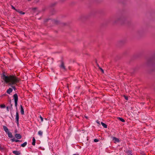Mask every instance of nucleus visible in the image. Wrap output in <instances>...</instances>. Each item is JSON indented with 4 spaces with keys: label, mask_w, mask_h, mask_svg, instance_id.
Returning <instances> with one entry per match:
<instances>
[{
    "label": "nucleus",
    "mask_w": 155,
    "mask_h": 155,
    "mask_svg": "<svg viewBox=\"0 0 155 155\" xmlns=\"http://www.w3.org/2000/svg\"><path fill=\"white\" fill-rule=\"evenodd\" d=\"M11 140L12 142H21V141L18 140H16L15 138H13V139H11Z\"/></svg>",
    "instance_id": "nucleus-10"
},
{
    "label": "nucleus",
    "mask_w": 155,
    "mask_h": 155,
    "mask_svg": "<svg viewBox=\"0 0 155 155\" xmlns=\"http://www.w3.org/2000/svg\"><path fill=\"white\" fill-rule=\"evenodd\" d=\"M3 129H4L6 133H7L8 132H9L8 129L5 126H3Z\"/></svg>",
    "instance_id": "nucleus-11"
},
{
    "label": "nucleus",
    "mask_w": 155,
    "mask_h": 155,
    "mask_svg": "<svg viewBox=\"0 0 155 155\" xmlns=\"http://www.w3.org/2000/svg\"><path fill=\"white\" fill-rule=\"evenodd\" d=\"M40 118L41 120V121L42 122L43 121V118L41 116H40Z\"/></svg>",
    "instance_id": "nucleus-19"
},
{
    "label": "nucleus",
    "mask_w": 155,
    "mask_h": 155,
    "mask_svg": "<svg viewBox=\"0 0 155 155\" xmlns=\"http://www.w3.org/2000/svg\"><path fill=\"white\" fill-rule=\"evenodd\" d=\"M20 112L21 113L22 115H23L24 114V109L21 105L20 106Z\"/></svg>",
    "instance_id": "nucleus-6"
},
{
    "label": "nucleus",
    "mask_w": 155,
    "mask_h": 155,
    "mask_svg": "<svg viewBox=\"0 0 155 155\" xmlns=\"http://www.w3.org/2000/svg\"><path fill=\"white\" fill-rule=\"evenodd\" d=\"M73 155H78V154H74Z\"/></svg>",
    "instance_id": "nucleus-29"
},
{
    "label": "nucleus",
    "mask_w": 155,
    "mask_h": 155,
    "mask_svg": "<svg viewBox=\"0 0 155 155\" xmlns=\"http://www.w3.org/2000/svg\"><path fill=\"white\" fill-rule=\"evenodd\" d=\"M1 78L6 83L8 84L15 91L16 90L15 86L17 85V83L20 81L19 78L15 76H6L5 72L2 73Z\"/></svg>",
    "instance_id": "nucleus-1"
},
{
    "label": "nucleus",
    "mask_w": 155,
    "mask_h": 155,
    "mask_svg": "<svg viewBox=\"0 0 155 155\" xmlns=\"http://www.w3.org/2000/svg\"><path fill=\"white\" fill-rule=\"evenodd\" d=\"M27 142H25L24 143H23L21 145V146L22 147H24L27 145Z\"/></svg>",
    "instance_id": "nucleus-15"
},
{
    "label": "nucleus",
    "mask_w": 155,
    "mask_h": 155,
    "mask_svg": "<svg viewBox=\"0 0 155 155\" xmlns=\"http://www.w3.org/2000/svg\"><path fill=\"white\" fill-rule=\"evenodd\" d=\"M13 153L16 155H19L20 154V153L17 150H15L13 151Z\"/></svg>",
    "instance_id": "nucleus-9"
},
{
    "label": "nucleus",
    "mask_w": 155,
    "mask_h": 155,
    "mask_svg": "<svg viewBox=\"0 0 155 155\" xmlns=\"http://www.w3.org/2000/svg\"><path fill=\"white\" fill-rule=\"evenodd\" d=\"M60 67L61 69H63L64 70H65V66H64V63L63 62H61V64L60 66Z\"/></svg>",
    "instance_id": "nucleus-8"
},
{
    "label": "nucleus",
    "mask_w": 155,
    "mask_h": 155,
    "mask_svg": "<svg viewBox=\"0 0 155 155\" xmlns=\"http://www.w3.org/2000/svg\"><path fill=\"white\" fill-rule=\"evenodd\" d=\"M19 114L18 113V110H16V115H15V120H16V122L18 126L19 125Z\"/></svg>",
    "instance_id": "nucleus-3"
},
{
    "label": "nucleus",
    "mask_w": 155,
    "mask_h": 155,
    "mask_svg": "<svg viewBox=\"0 0 155 155\" xmlns=\"http://www.w3.org/2000/svg\"><path fill=\"white\" fill-rule=\"evenodd\" d=\"M96 122H97V123L99 125H100V122L99 121H98V120H97V121H96Z\"/></svg>",
    "instance_id": "nucleus-24"
},
{
    "label": "nucleus",
    "mask_w": 155,
    "mask_h": 155,
    "mask_svg": "<svg viewBox=\"0 0 155 155\" xmlns=\"http://www.w3.org/2000/svg\"><path fill=\"white\" fill-rule=\"evenodd\" d=\"M118 119L120 120V121H122V122H125V120L122 118L118 117Z\"/></svg>",
    "instance_id": "nucleus-16"
},
{
    "label": "nucleus",
    "mask_w": 155,
    "mask_h": 155,
    "mask_svg": "<svg viewBox=\"0 0 155 155\" xmlns=\"http://www.w3.org/2000/svg\"><path fill=\"white\" fill-rule=\"evenodd\" d=\"M6 109H7V110L8 111H9V108H8V107H6Z\"/></svg>",
    "instance_id": "nucleus-27"
},
{
    "label": "nucleus",
    "mask_w": 155,
    "mask_h": 155,
    "mask_svg": "<svg viewBox=\"0 0 155 155\" xmlns=\"http://www.w3.org/2000/svg\"><path fill=\"white\" fill-rule=\"evenodd\" d=\"M13 97L15 100V106L17 110V102L18 101V96L17 94H15L13 95Z\"/></svg>",
    "instance_id": "nucleus-2"
},
{
    "label": "nucleus",
    "mask_w": 155,
    "mask_h": 155,
    "mask_svg": "<svg viewBox=\"0 0 155 155\" xmlns=\"http://www.w3.org/2000/svg\"><path fill=\"white\" fill-rule=\"evenodd\" d=\"M11 7H12V9H14L15 10V9H15V7L14 6H13V5H11Z\"/></svg>",
    "instance_id": "nucleus-22"
},
{
    "label": "nucleus",
    "mask_w": 155,
    "mask_h": 155,
    "mask_svg": "<svg viewBox=\"0 0 155 155\" xmlns=\"http://www.w3.org/2000/svg\"><path fill=\"white\" fill-rule=\"evenodd\" d=\"M7 133L8 134V136L9 137L11 138L13 137L12 135L11 132H8Z\"/></svg>",
    "instance_id": "nucleus-12"
},
{
    "label": "nucleus",
    "mask_w": 155,
    "mask_h": 155,
    "mask_svg": "<svg viewBox=\"0 0 155 155\" xmlns=\"http://www.w3.org/2000/svg\"><path fill=\"white\" fill-rule=\"evenodd\" d=\"M38 134L39 136H42L43 134V132L41 130H40L38 132Z\"/></svg>",
    "instance_id": "nucleus-17"
},
{
    "label": "nucleus",
    "mask_w": 155,
    "mask_h": 155,
    "mask_svg": "<svg viewBox=\"0 0 155 155\" xmlns=\"http://www.w3.org/2000/svg\"><path fill=\"white\" fill-rule=\"evenodd\" d=\"M15 11H16V12H18L19 13V12H20V11L19 10V9H15Z\"/></svg>",
    "instance_id": "nucleus-25"
},
{
    "label": "nucleus",
    "mask_w": 155,
    "mask_h": 155,
    "mask_svg": "<svg viewBox=\"0 0 155 155\" xmlns=\"http://www.w3.org/2000/svg\"><path fill=\"white\" fill-rule=\"evenodd\" d=\"M11 107H12V104H11Z\"/></svg>",
    "instance_id": "nucleus-30"
},
{
    "label": "nucleus",
    "mask_w": 155,
    "mask_h": 155,
    "mask_svg": "<svg viewBox=\"0 0 155 155\" xmlns=\"http://www.w3.org/2000/svg\"><path fill=\"white\" fill-rule=\"evenodd\" d=\"M19 13H20L22 15H24L25 14V13L24 12H22L21 11H20V12H19Z\"/></svg>",
    "instance_id": "nucleus-20"
},
{
    "label": "nucleus",
    "mask_w": 155,
    "mask_h": 155,
    "mask_svg": "<svg viewBox=\"0 0 155 155\" xmlns=\"http://www.w3.org/2000/svg\"><path fill=\"white\" fill-rule=\"evenodd\" d=\"M12 91L13 90L12 88H9L7 90L6 92L8 94H10L12 92Z\"/></svg>",
    "instance_id": "nucleus-7"
},
{
    "label": "nucleus",
    "mask_w": 155,
    "mask_h": 155,
    "mask_svg": "<svg viewBox=\"0 0 155 155\" xmlns=\"http://www.w3.org/2000/svg\"><path fill=\"white\" fill-rule=\"evenodd\" d=\"M112 140L114 141V143H118L120 141V140L118 138L114 137H112Z\"/></svg>",
    "instance_id": "nucleus-4"
},
{
    "label": "nucleus",
    "mask_w": 155,
    "mask_h": 155,
    "mask_svg": "<svg viewBox=\"0 0 155 155\" xmlns=\"http://www.w3.org/2000/svg\"><path fill=\"white\" fill-rule=\"evenodd\" d=\"M5 107V104H1L0 105V107L1 108H4Z\"/></svg>",
    "instance_id": "nucleus-18"
},
{
    "label": "nucleus",
    "mask_w": 155,
    "mask_h": 155,
    "mask_svg": "<svg viewBox=\"0 0 155 155\" xmlns=\"http://www.w3.org/2000/svg\"><path fill=\"white\" fill-rule=\"evenodd\" d=\"M101 124L102 126L104 128H107V125L104 123L101 122Z\"/></svg>",
    "instance_id": "nucleus-14"
},
{
    "label": "nucleus",
    "mask_w": 155,
    "mask_h": 155,
    "mask_svg": "<svg viewBox=\"0 0 155 155\" xmlns=\"http://www.w3.org/2000/svg\"><path fill=\"white\" fill-rule=\"evenodd\" d=\"M15 137L17 139H20L21 138V136L20 134H15Z\"/></svg>",
    "instance_id": "nucleus-5"
},
{
    "label": "nucleus",
    "mask_w": 155,
    "mask_h": 155,
    "mask_svg": "<svg viewBox=\"0 0 155 155\" xmlns=\"http://www.w3.org/2000/svg\"><path fill=\"white\" fill-rule=\"evenodd\" d=\"M35 138L34 137H33L32 142V145L35 146Z\"/></svg>",
    "instance_id": "nucleus-13"
},
{
    "label": "nucleus",
    "mask_w": 155,
    "mask_h": 155,
    "mask_svg": "<svg viewBox=\"0 0 155 155\" xmlns=\"http://www.w3.org/2000/svg\"><path fill=\"white\" fill-rule=\"evenodd\" d=\"M127 155H132L131 153L128 152Z\"/></svg>",
    "instance_id": "nucleus-26"
},
{
    "label": "nucleus",
    "mask_w": 155,
    "mask_h": 155,
    "mask_svg": "<svg viewBox=\"0 0 155 155\" xmlns=\"http://www.w3.org/2000/svg\"><path fill=\"white\" fill-rule=\"evenodd\" d=\"M101 70L103 72H104V71L102 69V68H101Z\"/></svg>",
    "instance_id": "nucleus-28"
},
{
    "label": "nucleus",
    "mask_w": 155,
    "mask_h": 155,
    "mask_svg": "<svg viewBox=\"0 0 155 155\" xmlns=\"http://www.w3.org/2000/svg\"><path fill=\"white\" fill-rule=\"evenodd\" d=\"M124 97L126 100H128V97H127L124 96Z\"/></svg>",
    "instance_id": "nucleus-23"
},
{
    "label": "nucleus",
    "mask_w": 155,
    "mask_h": 155,
    "mask_svg": "<svg viewBox=\"0 0 155 155\" xmlns=\"http://www.w3.org/2000/svg\"><path fill=\"white\" fill-rule=\"evenodd\" d=\"M98 140L97 139H94V141L95 142H98Z\"/></svg>",
    "instance_id": "nucleus-21"
}]
</instances>
